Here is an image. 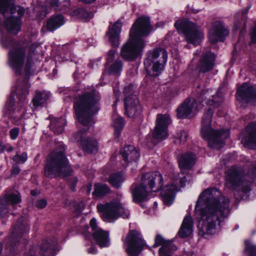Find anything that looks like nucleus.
<instances>
[{"label": "nucleus", "mask_w": 256, "mask_h": 256, "mask_svg": "<svg viewBox=\"0 0 256 256\" xmlns=\"http://www.w3.org/2000/svg\"><path fill=\"white\" fill-rule=\"evenodd\" d=\"M210 41L215 44L218 41L223 42L224 38V27L223 22L220 20H216L212 24L209 30Z\"/></svg>", "instance_id": "412c9836"}, {"label": "nucleus", "mask_w": 256, "mask_h": 256, "mask_svg": "<svg viewBox=\"0 0 256 256\" xmlns=\"http://www.w3.org/2000/svg\"><path fill=\"white\" fill-rule=\"evenodd\" d=\"M174 26L178 30L182 32L186 40L192 44L198 45L203 37L200 28L188 19L177 20Z\"/></svg>", "instance_id": "9b49d317"}, {"label": "nucleus", "mask_w": 256, "mask_h": 256, "mask_svg": "<svg viewBox=\"0 0 256 256\" xmlns=\"http://www.w3.org/2000/svg\"><path fill=\"white\" fill-rule=\"evenodd\" d=\"M214 111L212 108L208 109L204 114L202 121L201 134L202 138L208 143L216 144L220 142L224 134V128L214 130L211 127L212 120Z\"/></svg>", "instance_id": "9d476101"}, {"label": "nucleus", "mask_w": 256, "mask_h": 256, "mask_svg": "<svg viewBox=\"0 0 256 256\" xmlns=\"http://www.w3.org/2000/svg\"><path fill=\"white\" fill-rule=\"evenodd\" d=\"M236 97L237 100L242 104L250 103L256 105V88L244 83L238 90Z\"/></svg>", "instance_id": "dca6fc26"}, {"label": "nucleus", "mask_w": 256, "mask_h": 256, "mask_svg": "<svg viewBox=\"0 0 256 256\" xmlns=\"http://www.w3.org/2000/svg\"><path fill=\"white\" fill-rule=\"evenodd\" d=\"M92 185L91 184H90L89 186H87V192L88 193H90L91 191V190H92Z\"/></svg>", "instance_id": "774afa93"}, {"label": "nucleus", "mask_w": 256, "mask_h": 256, "mask_svg": "<svg viewBox=\"0 0 256 256\" xmlns=\"http://www.w3.org/2000/svg\"><path fill=\"white\" fill-rule=\"evenodd\" d=\"M193 222L190 216H186L182 222L178 234L181 238H184L190 236L192 232Z\"/></svg>", "instance_id": "2f4dec72"}, {"label": "nucleus", "mask_w": 256, "mask_h": 256, "mask_svg": "<svg viewBox=\"0 0 256 256\" xmlns=\"http://www.w3.org/2000/svg\"><path fill=\"white\" fill-rule=\"evenodd\" d=\"M144 60V69L151 76H158L167 61L168 52L163 48H156L148 52Z\"/></svg>", "instance_id": "6e6552de"}, {"label": "nucleus", "mask_w": 256, "mask_h": 256, "mask_svg": "<svg viewBox=\"0 0 256 256\" xmlns=\"http://www.w3.org/2000/svg\"><path fill=\"white\" fill-rule=\"evenodd\" d=\"M133 85L129 84L125 87L124 91V94L125 96L124 98H127L128 97L132 98L134 96H136L134 94Z\"/></svg>", "instance_id": "49530a36"}, {"label": "nucleus", "mask_w": 256, "mask_h": 256, "mask_svg": "<svg viewBox=\"0 0 256 256\" xmlns=\"http://www.w3.org/2000/svg\"><path fill=\"white\" fill-rule=\"evenodd\" d=\"M49 98V96L46 92H37L32 100L34 106L37 108L46 102Z\"/></svg>", "instance_id": "e433bc0d"}, {"label": "nucleus", "mask_w": 256, "mask_h": 256, "mask_svg": "<svg viewBox=\"0 0 256 256\" xmlns=\"http://www.w3.org/2000/svg\"><path fill=\"white\" fill-rule=\"evenodd\" d=\"M108 181L113 186L119 188L124 182V178L121 174L116 173L110 176Z\"/></svg>", "instance_id": "37998d69"}, {"label": "nucleus", "mask_w": 256, "mask_h": 256, "mask_svg": "<svg viewBox=\"0 0 256 256\" xmlns=\"http://www.w3.org/2000/svg\"><path fill=\"white\" fill-rule=\"evenodd\" d=\"M152 29L150 17L142 16L138 18L130 30L129 40L121 48L122 58L133 60L141 54L146 46L142 37L148 36Z\"/></svg>", "instance_id": "f03ea898"}, {"label": "nucleus", "mask_w": 256, "mask_h": 256, "mask_svg": "<svg viewBox=\"0 0 256 256\" xmlns=\"http://www.w3.org/2000/svg\"><path fill=\"white\" fill-rule=\"evenodd\" d=\"M88 252L89 254H95L96 253V250L94 247H90L88 250Z\"/></svg>", "instance_id": "680f3d73"}, {"label": "nucleus", "mask_w": 256, "mask_h": 256, "mask_svg": "<svg viewBox=\"0 0 256 256\" xmlns=\"http://www.w3.org/2000/svg\"><path fill=\"white\" fill-rule=\"evenodd\" d=\"M90 225L93 232H95L98 228H97L96 220L95 218L91 219L90 222Z\"/></svg>", "instance_id": "6e6d98bb"}, {"label": "nucleus", "mask_w": 256, "mask_h": 256, "mask_svg": "<svg viewBox=\"0 0 256 256\" xmlns=\"http://www.w3.org/2000/svg\"><path fill=\"white\" fill-rule=\"evenodd\" d=\"M0 12L2 14H9V17L22 20L25 9L21 6L14 5L11 0H0Z\"/></svg>", "instance_id": "f3484780"}, {"label": "nucleus", "mask_w": 256, "mask_h": 256, "mask_svg": "<svg viewBox=\"0 0 256 256\" xmlns=\"http://www.w3.org/2000/svg\"><path fill=\"white\" fill-rule=\"evenodd\" d=\"M32 60L30 54H28L26 63L24 67V72L26 75L24 78H20L18 80L16 85L15 92L20 100L23 102L29 94L28 88L30 84L28 83V78L31 74L30 70L32 67Z\"/></svg>", "instance_id": "f8f14e48"}, {"label": "nucleus", "mask_w": 256, "mask_h": 256, "mask_svg": "<svg viewBox=\"0 0 256 256\" xmlns=\"http://www.w3.org/2000/svg\"><path fill=\"white\" fill-rule=\"evenodd\" d=\"M47 202L45 199H40L36 202V206L39 208H44Z\"/></svg>", "instance_id": "5fc2aeb1"}, {"label": "nucleus", "mask_w": 256, "mask_h": 256, "mask_svg": "<svg viewBox=\"0 0 256 256\" xmlns=\"http://www.w3.org/2000/svg\"><path fill=\"white\" fill-rule=\"evenodd\" d=\"M20 202V198L19 194H11L5 196L4 198L0 200V217L7 212L10 202L12 206H14Z\"/></svg>", "instance_id": "a878e982"}, {"label": "nucleus", "mask_w": 256, "mask_h": 256, "mask_svg": "<svg viewBox=\"0 0 256 256\" xmlns=\"http://www.w3.org/2000/svg\"><path fill=\"white\" fill-rule=\"evenodd\" d=\"M142 182L138 186L133 184L132 194L134 201L140 202L146 200L148 194L160 190L163 184L162 177L158 172H150L142 176Z\"/></svg>", "instance_id": "39448f33"}, {"label": "nucleus", "mask_w": 256, "mask_h": 256, "mask_svg": "<svg viewBox=\"0 0 256 256\" xmlns=\"http://www.w3.org/2000/svg\"><path fill=\"white\" fill-rule=\"evenodd\" d=\"M25 256H36V248H32L28 253L26 254Z\"/></svg>", "instance_id": "bf43d9fd"}, {"label": "nucleus", "mask_w": 256, "mask_h": 256, "mask_svg": "<svg viewBox=\"0 0 256 256\" xmlns=\"http://www.w3.org/2000/svg\"><path fill=\"white\" fill-rule=\"evenodd\" d=\"M195 212L202 234H212L216 227L215 221L220 226L224 220V204L220 192L216 188L204 191L197 200Z\"/></svg>", "instance_id": "f257e3e1"}, {"label": "nucleus", "mask_w": 256, "mask_h": 256, "mask_svg": "<svg viewBox=\"0 0 256 256\" xmlns=\"http://www.w3.org/2000/svg\"><path fill=\"white\" fill-rule=\"evenodd\" d=\"M20 129L18 128H14L10 130V136L12 139L15 140L18 135Z\"/></svg>", "instance_id": "603ef678"}, {"label": "nucleus", "mask_w": 256, "mask_h": 256, "mask_svg": "<svg viewBox=\"0 0 256 256\" xmlns=\"http://www.w3.org/2000/svg\"><path fill=\"white\" fill-rule=\"evenodd\" d=\"M28 230V225L27 224L26 220L23 217H21L18 219L16 224L14 226L13 232L9 239L8 242L6 244V246L10 248L11 250L14 246H16V243L19 241V239L22 237L24 232Z\"/></svg>", "instance_id": "a211bd4d"}, {"label": "nucleus", "mask_w": 256, "mask_h": 256, "mask_svg": "<svg viewBox=\"0 0 256 256\" xmlns=\"http://www.w3.org/2000/svg\"><path fill=\"white\" fill-rule=\"evenodd\" d=\"M6 148L5 145H0V152H3Z\"/></svg>", "instance_id": "338daca9"}, {"label": "nucleus", "mask_w": 256, "mask_h": 256, "mask_svg": "<svg viewBox=\"0 0 256 256\" xmlns=\"http://www.w3.org/2000/svg\"><path fill=\"white\" fill-rule=\"evenodd\" d=\"M80 2H83L86 4H91L96 0H78Z\"/></svg>", "instance_id": "0e129e2a"}, {"label": "nucleus", "mask_w": 256, "mask_h": 256, "mask_svg": "<svg viewBox=\"0 0 256 256\" xmlns=\"http://www.w3.org/2000/svg\"><path fill=\"white\" fill-rule=\"evenodd\" d=\"M186 178L184 173H180L176 176L173 180V183L170 186H166L161 192L163 202L164 204L170 206L174 200V194L178 190V186L182 187L185 186Z\"/></svg>", "instance_id": "ddd939ff"}, {"label": "nucleus", "mask_w": 256, "mask_h": 256, "mask_svg": "<svg viewBox=\"0 0 256 256\" xmlns=\"http://www.w3.org/2000/svg\"><path fill=\"white\" fill-rule=\"evenodd\" d=\"M216 114L220 117L223 116L224 114L222 110H218L216 112Z\"/></svg>", "instance_id": "69168bd1"}, {"label": "nucleus", "mask_w": 256, "mask_h": 256, "mask_svg": "<svg viewBox=\"0 0 256 256\" xmlns=\"http://www.w3.org/2000/svg\"><path fill=\"white\" fill-rule=\"evenodd\" d=\"M124 243L127 246L126 251L129 256H138L144 246L140 234L134 230L130 231Z\"/></svg>", "instance_id": "4468645a"}, {"label": "nucleus", "mask_w": 256, "mask_h": 256, "mask_svg": "<svg viewBox=\"0 0 256 256\" xmlns=\"http://www.w3.org/2000/svg\"><path fill=\"white\" fill-rule=\"evenodd\" d=\"M4 25L8 33L16 35L21 30L22 20L8 16L4 20Z\"/></svg>", "instance_id": "cd10ccee"}, {"label": "nucleus", "mask_w": 256, "mask_h": 256, "mask_svg": "<svg viewBox=\"0 0 256 256\" xmlns=\"http://www.w3.org/2000/svg\"><path fill=\"white\" fill-rule=\"evenodd\" d=\"M71 140L74 143L80 144H96L98 141L94 138L87 137L85 130H80L74 133L71 138Z\"/></svg>", "instance_id": "c85d7f7f"}, {"label": "nucleus", "mask_w": 256, "mask_h": 256, "mask_svg": "<svg viewBox=\"0 0 256 256\" xmlns=\"http://www.w3.org/2000/svg\"><path fill=\"white\" fill-rule=\"evenodd\" d=\"M121 155L126 162H135L140 157V154L138 150L134 145H125L121 150Z\"/></svg>", "instance_id": "bb28decb"}, {"label": "nucleus", "mask_w": 256, "mask_h": 256, "mask_svg": "<svg viewBox=\"0 0 256 256\" xmlns=\"http://www.w3.org/2000/svg\"><path fill=\"white\" fill-rule=\"evenodd\" d=\"M176 137V138L174 141L175 144H184L186 142H190L189 135L184 130L180 131L178 132Z\"/></svg>", "instance_id": "c03bdc74"}, {"label": "nucleus", "mask_w": 256, "mask_h": 256, "mask_svg": "<svg viewBox=\"0 0 256 256\" xmlns=\"http://www.w3.org/2000/svg\"><path fill=\"white\" fill-rule=\"evenodd\" d=\"M1 42L4 48L11 47L8 54V64L16 76H20L26 56V47L11 38L2 39Z\"/></svg>", "instance_id": "423d86ee"}, {"label": "nucleus", "mask_w": 256, "mask_h": 256, "mask_svg": "<svg viewBox=\"0 0 256 256\" xmlns=\"http://www.w3.org/2000/svg\"><path fill=\"white\" fill-rule=\"evenodd\" d=\"M94 238L100 247L108 246L110 242L109 234L108 232L103 230L102 228H98L92 233Z\"/></svg>", "instance_id": "7c9ffc66"}, {"label": "nucleus", "mask_w": 256, "mask_h": 256, "mask_svg": "<svg viewBox=\"0 0 256 256\" xmlns=\"http://www.w3.org/2000/svg\"><path fill=\"white\" fill-rule=\"evenodd\" d=\"M245 252L248 256H256V246L253 245L248 240L245 241Z\"/></svg>", "instance_id": "a18cd8bd"}, {"label": "nucleus", "mask_w": 256, "mask_h": 256, "mask_svg": "<svg viewBox=\"0 0 256 256\" xmlns=\"http://www.w3.org/2000/svg\"><path fill=\"white\" fill-rule=\"evenodd\" d=\"M96 207L98 210L102 213L103 220L107 222H113L120 216L128 218L130 215L128 210L120 202L119 198L105 204H98Z\"/></svg>", "instance_id": "1a4fd4ad"}, {"label": "nucleus", "mask_w": 256, "mask_h": 256, "mask_svg": "<svg viewBox=\"0 0 256 256\" xmlns=\"http://www.w3.org/2000/svg\"><path fill=\"white\" fill-rule=\"evenodd\" d=\"M14 106V102L12 100L6 103V110L4 112V115L8 116L10 115L13 110V106Z\"/></svg>", "instance_id": "8fccbe9b"}, {"label": "nucleus", "mask_w": 256, "mask_h": 256, "mask_svg": "<svg viewBox=\"0 0 256 256\" xmlns=\"http://www.w3.org/2000/svg\"><path fill=\"white\" fill-rule=\"evenodd\" d=\"M110 191V190L106 184H96L92 194L96 196L101 197L109 193Z\"/></svg>", "instance_id": "58836bf2"}, {"label": "nucleus", "mask_w": 256, "mask_h": 256, "mask_svg": "<svg viewBox=\"0 0 256 256\" xmlns=\"http://www.w3.org/2000/svg\"><path fill=\"white\" fill-rule=\"evenodd\" d=\"M176 246L171 242L166 243L159 250L160 256H172L173 252L176 250Z\"/></svg>", "instance_id": "4c0bfd02"}, {"label": "nucleus", "mask_w": 256, "mask_h": 256, "mask_svg": "<svg viewBox=\"0 0 256 256\" xmlns=\"http://www.w3.org/2000/svg\"><path fill=\"white\" fill-rule=\"evenodd\" d=\"M171 242L170 241L165 240L163 237L160 234H157L155 238V243L153 246L154 247H156L159 246H162L166 243Z\"/></svg>", "instance_id": "de8ad7c7"}, {"label": "nucleus", "mask_w": 256, "mask_h": 256, "mask_svg": "<svg viewBox=\"0 0 256 256\" xmlns=\"http://www.w3.org/2000/svg\"><path fill=\"white\" fill-rule=\"evenodd\" d=\"M64 152V148L60 146L48 155L44 168L46 176L65 178L72 174V170Z\"/></svg>", "instance_id": "20e7f679"}, {"label": "nucleus", "mask_w": 256, "mask_h": 256, "mask_svg": "<svg viewBox=\"0 0 256 256\" xmlns=\"http://www.w3.org/2000/svg\"><path fill=\"white\" fill-rule=\"evenodd\" d=\"M64 23L62 15L58 14L52 16L48 20L45 28L49 32H54L60 27Z\"/></svg>", "instance_id": "c756f323"}, {"label": "nucleus", "mask_w": 256, "mask_h": 256, "mask_svg": "<svg viewBox=\"0 0 256 256\" xmlns=\"http://www.w3.org/2000/svg\"><path fill=\"white\" fill-rule=\"evenodd\" d=\"M171 123L170 116L168 114H158L156 124L152 133L154 138L162 140L168 136V128Z\"/></svg>", "instance_id": "2eb2a0df"}, {"label": "nucleus", "mask_w": 256, "mask_h": 256, "mask_svg": "<svg viewBox=\"0 0 256 256\" xmlns=\"http://www.w3.org/2000/svg\"><path fill=\"white\" fill-rule=\"evenodd\" d=\"M250 8V6H248L242 10V18L243 20H246L247 19V14Z\"/></svg>", "instance_id": "4d7b16f0"}, {"label": "nucleus", "mask_w": 256, "mask_h": 256, "mask_svg": "<svg viewBox=\"0 0 256 256\" xmlns=\"http://www.w3.org/2000/svg\"><path fill=\"white\" fill-rule=\"evenodd\" d=\"M85 229L86 230L83 232L84 234L85 235L86 238H88L90 236V232H88V226H86V228H85Z\"/></svg>", "instance_id": "e2e57ef3"}, {"label": "nucleus", "mask_w": 256, "mask_h": 256, "mask_svg": "<svg viewBox=\"0 0 256 256\" xmlns=\"http://www.w3.org/2000/svg\"><path fill=\"white\" fill-rule=\"evenodd\" d=\"M38 253L42 256H52L54 254L53 246H50L46 241L42 244Z\"/></svg>", "instance_id": "ea45409f"}, {"label": "nucleus", "mask_w": 256, "mask_h": 256, "mask_svg": "<svg viewBox=\"0 0 256 256\" xmlns=\"http://www.w3.org/2000/svg\"><path fill=\"white\" fill-rule=\"evenodd\" d=\"M20 168L18 166H14L12 169V174L16 175L20 173Z\"/></svg>", "instance_id": "13d9d810"}, {"label": "nucleus", "mask_w": 256, "mask_h": 256, "mask_svg": "<svg viewBox=\"0 0 256 256\" xmlns=\"http://www.w3.org/2000/svg\"><path fill=\"white\" fill-rule=\"evenodd\" d=\"M196 156L192 152H186L178 160V166L182 171L190 170L195 164Z\"/></svg>", "instance_id": "393cba45"}, {"label": "nucleus", "mask_w": 256, "mask_h": 256, "mask_svg": "<svg viewBox=\"0 0 256 256\" xmlns=\"http://www.w3.org/2000/svg\"><path fill=\"white\" fill-rule=\"evenodd\" d=\"M116 50L112 49L109 50L108 54L107 62H113L114 59Z\"/></svg>", "instance_id": "864d4df0"}, {"label": "nucleus", "mask_w": 256, "mask_h": 256, "mask_svg": "<svg viewBox=\"0 0 256 256\" xmlns=\"http://www.w3.org/2000/svg\"><path fill=\"white\" fill-rule=\"evenodd\" d=\"M196 104V100L194 99L192 102L190 98H186L176 110L178 117L180 118H188Z\"/></svg>", "instance_id": "b1692460"}, {"label": "nucleus", "mask_w": 256, "mask_h": 256, "mask_svg": "<svg viewBox=\"0 0 256 256\" xmlns=\"http://www.w3.org/2000/svg\"><path fill=\"white\" fill-rule=\"evenodd\" d=\"M13 160L18 163L24 162L27 160V154L26 152H24L22 155L17 154L13 157Z\"/></svg>", "instance_id": "3c124183"}, {"label": "nucleus", "mask_w": 256, "mask_h": 256, "mask_svg": "<svg viewBox=\"0 0 256 256\" xmlns=\"http://www.w3.org/2000/svg\"><path fill=\"white\" fill-rule=\"evenodd\" d=\"M100 92L94 87L78 94L74 102V109L78 122L88 126L92 122V117L100 109Z\"/></svg>", "instance_id": "7ed1b4c3"}, {"label": "nucleus", "mask_w": 256, "mask_h": 256, "mask_svg": "<svg viewBox=\"0 0 256 256\" xmlns=\"http://www.w3.org/2000/svg\"><path fill=\"white\" fill-rule=\"evenodd\" d=\"M124 126V120L123 118H118L114 120L113 126L114 129V137L116 139L119 138Z\"/></svg>", "instance_id": "a19ab883"}, {"label": "nucleus", "mask_w": 256, "mask_h": 256, "mask_svg": "<svg viewBox=\"0 0 256 256\" xmlns=\"http://www.w3.org/2000/svg\"><path fill=\"white\" fill-rule=\"evenodd\" d=\"M222 96H223L222 88L220 87L219 88V89L218 90V92H216V96L222 98Z\"/></svg>", "instance_id": "052dcab7"}, {"label": "nucleus", "mask_w": 256, "mask_h": 256, "mask_svg": "<svg viewBox=\"0 0 256 256\" xmlns=\"http://www.w3.org/2000/svg\"><path fill=\"white\" fill-rule=\"evenodd\" d=\"M82 149L90 154L96 153L98 150L97 145H82Z\"/></svg>", "instance_id": "09e8293b"}, {"label": "nucleus", "mask_w": 256, "mask_h": 256, "mask_svg": "<svg viewBox=\"0 0 256 256\" xmlns=\"http://www.w3.org/2000/svg\"><path fill=\"white\" fill-rule=\"evenodd\" d=\"M122 63L121 60H116L108 68V73L110 74L118 76L122 70Z\"/></svg>", "instance_id": "79ce46f5"}, {"label": "nucleus", "mask_w": 256, "mask_h": 256, "mask_svg": "<svg viewBox=\"0 0 256 256\" xmlns=\"http://www.w3.org/2000/svg\"><path fill=\"white\" fill-rule=\"evenodd\" d=\"M215 57L210 52L203 54L199 62V70L202 73H206L212 70L214 64Z\"/></svg>", "instance_id": "5701e85b"}, {"label": "nucleus", "mask_w": 256, "mask_h": 256, "mask_svg": "<svg viewBox=\"0 0 256 256\" xmlns=\"http://www.w3.org/2000/svg\"><path fill=\"white\" fill-rule=\"evenodd\" d=\"M211 96V95L208 94V90H204L198 93L197 100L200 103L204 102L206 104L210 106H214L216 102L213 99H208Z\"/></svg>", "instance_id": "c9c22d12"}, {"label": "nucleus", "mask_w": 256, "mask_h": 256, "mask_svg": "<svg viewBox=\"0 0 256 256\" xmlns=\"http://www.w3.org/2000/svg\"><path fill=\"white\" fill-rule=\"evenodd\" d=\"M70 0H50V6L55 10H66L70 6Z\"/></svg>", "instance_id": "f704fd0d"}, {"label": "nucleus", "mask_w": 256, "mask_h": 256, "mask_svg": "<svg viewBox=\"0 0 256 256\" xmlns=\"http://www.w3.org/2000/svg\"><path fill=\"white\" fill-rule=\"evenodd\" d=\"M124 113L130 118H136L142 112V108L137 96L124 98Z\"/></svg>", "instance_id": "6ab92c4d"}, {"label": "nucleus", "mask_w": 256, "mask_h": 256, "mask_svg": "<svg viewBox=\"0 0 256 256\" xmlns=\"http://www.w3.org/2000/svg\"><path fill=\"white\" fill-rule=\"evenodd\" d=\"M122 22L118 20L114 23L110 22L106 35L111 46L118 47L120 44V33L121 32Z\"/></svg>", "instance_id": "aec40b11"}, {"label": "nucleus", "mask_w": 256, "mask_h": 256, "mask_svg": "<svg viewBox=\"0 0 256 256\" xmlns=\"http://www.w3.org/2000/svg\"><path fill=\"white\" fill-rule=\"evenodd\" d=\"M246 174L241 167L232 168L228 172L226 181L234 189L246 193L250 190L248 183L256 176V162L249 166Z\"/></svg>", "instance_id": "0eeeda50"}, {"label": "nucleus", "mask_w": 256, "mask_h": 256, "mask_svg": "<svg viewBox=\"0 0 256 256\" xmlns=\"http://www.w3.org/2000/svg\"><path fill=\"white\" fill-rule=\"evenodd\" d=\"M70 15L72 17L86 21L89 20L94 16L92 12H89L84 8H78L72 10L70 12Z\"/></svg>", "instance_id": "72a5a7b5"}, {"label": "nucleus", "mask_w": 256, "mask_h": 256, "mask_svg": "<svg viewBox=\"0 0 256 256\" xmlns=\"http://www.w3.org/2000/svg\"><path fill=\"white\" fill-rule=\"evenodd\" d=\"M240 138L242 144H256V124H250L242 132Z\"/></svg>", "instance_id": "4be33fe9"}, {"label": "nucleus", "mask_w": 256, "mask_h": 256, "mask_svg": "<svg viewBox=\"0 0 256 256\" xmlns=\"http://www.w3.org/2000/svg\"><path fill=\"white\" fill-rule=\"evenodd\" d=\"M66 121L63 118H52L49 124L50 130L56 134H62L64 130Z\"/></svg>", "instance_id": "473e14b6"}]
</instances>
